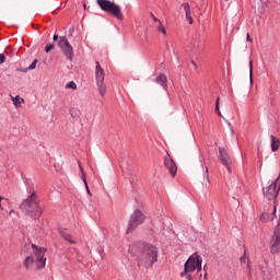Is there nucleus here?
I'll use <instances>...</instances> for the list:
<instances>
[{"instance_id":"obj_1","label":"nucleus","mask_w":280,"mask_h":280,"mask_svg":"<svg viewBox=\"0 0 280 280\" xmlns=\"http://www.w3.org/2000/svg\"><path fill=\"white\" fill-rule=\"evenodd\" d=\"M129 253L133 257H138V261L143 268H152L159 260V248L152 244L132 243L129 246Z\"/></svg>"},{"instance_id":"obj_2","label":"nucleus","mask_w":280,"mask_h":280,"mask_svg":"<svg viewBox=\"0 0 280 280\" xmlns=\"http://www.w3.org/2000/svg\"><path fill=\"white\" fill-rule=\"evenodd\" d=\"M26 191L30 196L20 205V209L36 220L43 214V209H40V206L38 205V194L34 188V184H28Z\"/></svg>"},{"instance_id":"obj_3","label":"nucleus","mask_w":280,"mask_h":280,"mask_svg":"<svg viewBox=\"0 0 280 280\" xmlns=\"http://www.w3.org/2000/svg\"><path fill=\"white\" fill-rule=\"evenodd\" d=\"M200 272L202 270V257L198 254H192L188 257L184 265V271L180 272V277H185L187 280H194L191 272Z\"/></svg>"},{"instance_id":"obj_4","label":"nucleus","mask_w":280,"mask_h":280,"mask_svg":"<svg viewBox=\"0 0 280 280\" xmlns=\"http://www.w3.org/2000/svg\"><path fill=\"white\" fill-rule=\"evenodd\" d=\"M96 3L103 12L112 14V16H115L118 21H124V13H121V8L118 7L117 3L110 0H96Z\"/></svg>"},{"instance_id":"obj_5","label":"nucleus","mask_w":280,"mask_h":280,"mask_svg":"<svg viewBox=\"0 0 280 280\" xmlns=\"http://www.w3.org/2000/svg\"><path fill=\"white\" fill-rule=\"evenodd\" d=\"M95 78H96V86L98 89L100 95L104 97L106 95V83H104V69H102V66L100 65V61L95 62Z\"/></svg>"},{"instance_id":"obj_6","label":"nucleus","mask_w":280,"mask_h":280,"mask_svg":"<svg viewBox=\"0 0 280 280\" xmlns=\"http://www.w3.org/2000/svg\"><path fill=\"white\" fill-rule=\"evenodd\" d=\"M143 222H145V214H143L141 210H136L130 217L127 234L132 233L135 229L143 224Z\"/></svg>"},{"instance_id":"obj_7","label":"nucleus","mask_w":280,"mask_h":280,"mask_svg":"<svg viewBox=\"0 0 280 280\" xmlns=\"http://www.w3.org/2000/svg\"><path fill=\"white\" fill-rule=\"evenodd\" d=\"M280 191L279 177L275 179L269 186L262 188L264 197L267 200H277Z\"/></svg>"},{"instance_id":"obj_8","label":"nucleus","mask_w":280,"mask_h":280,"mask_svg":"<svg viewBox=\"0 0 280 280\" xmlns=\"http://www.w3.org/2000/svg\"><path fill=\"white\" fill-rule=\"evenodd\" d=\"M270 253L271 255H279L280 253V217L270 238Z\"/></svg>"},{"instance_id":"obj_9","label":"nucleus","mask_w":280,"mask_h":280,"mask_svg":"<svg viewBox=\"0 0 280 280\" xmlns=\"http://www.w3.org/2000/svg\"><path fill=\"white\" fill-rule=\"evenodd\" d=\"M34 255L36 257V266L39 270H43L45 268L46 259H45V248L38 247L35 244L32 245Z\"/></svg>"},{"instance_id":"obj_10","label":"nucleus","mask_w":280,"mask_h":280,"mask_svg":"<svg viewBox=\"0 0 280 280\" xmlns=\"http://www.w3.org/2000/svg\"><path fill=\"white\" fill-rule=\"evenodd\" d=\"M58 46L65 54V56L68 58V60H73V46L69 44L67 37H59Z\"/></svg>"},{"instance_id":"obj_11","label":"nucleus","mask_w":280,"mask_h":280,"mask_svg":"<svg viewBox=\"0 0 280 280\" xmlns=\"http://www.w3.org/2000/svg\"><path fill=\"white\" fill-rule=\"evenodd\" d=\"M219 156L222 165H224L229 172V174H232V165L233 162L231 161V156L229 155V151L224 148H219Z\"/></svg>"},{"instance_id":"obj_12","label":"nucleus","mask_w":280,"mask_h":280,"mask_svg":"<svg viewBox=\"0 0 280 280\" xmlns=\"http://www.w3.org/2000/svg\"><path fill=\"white\" fill-rule=\"evenodd\" d=\"M277 218V201H273V208L269 212H262L260 222H272Z\"/></svg>"},{"instance_id":"obj_13","label":"nucleus","mask_w":280,"mask_h":280,"mask_svg":"<svg viewBox=\"0 0 280 280\" xmlns=\"http://www.w3.org/2000/svg\"><path fill=\"white\" fill-rule=\"evenodd\" d=\"M164 165L173 177L176 176V172H178V167L176 166V163H174V160H172V156L168 155V153L164 159Z\"/></svg>"},{"instance_id":"obj_14","label":"nucleus","mask_w":280,"mask_h":280,"mask_svg":"<svg viewBox=\"0 0 280 280\" xmlns=\"http://www.w3.org/2000/svg\"><path fill=\"white\" fill-rule=\"evenodd\" d=\"M184 8V12L186 14V21H188L189 25H194V19L191 18V7L188 2L182 4Z\"/></svg>"},{"instance_id":"obj_15","label":"nucleus","mask_w":280,"mask_h":280,"mask_svg":"<svg viewBox=\"0 0 280 280\" xmlns=\"http://www.w3.org/2000/svg\"><path fill=\"white\" fill-rule=\"evenodd\" d=\"M155 82L160 84L164 91H167V77L165 74H159L155 79Z\"/></svg>"},{"instance_id":"obj_16","label":"nucleus","mask_w":280,"mask_h":280,"mask_svg":"<svg viewBox=\"0 0 280 280\" xmlns=\"http://www.w3.org/2000/svg\"><path fill=\"white\" fill-rule=\"evenodd\" d=\"M270 139H271V152L279 151V148H280V140H279V138H277V136H275V135H271Z\"/></svg>"},{"instance_id":"obj_17","label":"nucleus","mask_w":280,"mask_h":280,"mask_svg":"<svg viewBox=\"0 0 280 280\" xmlns=\"http://www.w3.org/2000/svg\"><path fill=\"white\" fill-rule=\"evenodd\" d=\"M59 233L66 242H69V244H75V238H73L67 230H60Z\"/></svg>"},{"instance_id":"obj_18","label":"nucleus","mask_w":280,"mask_h":280,"mask_svg":"<svg viewBox=\"0 0 280 280\" xmlns=\"http://www.w3.org/2000/svg\"><path fill=\"white\" fill-rule=\"evenodd\" d=\"M11 100L13 102V105L15 106V108H21V104H25V100L21 96H11Z\"/></svg>"},{"instance_id":"obj_19","label":"nucleus","mask_w":280,"mask_h":280,"mask_svg":"<svg viewBox=\"0 0 280 280\" xmlns=\"http://www.w3.org/2000/svg\"><path fill=\"white\" fill-rule=\"evenodd\" d=\"M33 264H34V258H32V256H28L25 258V260H24L25 268H27V269L32 268Z\"/></svg>"},{"instance_id":"obj_20","label":"nucleus","mask_w":280,"mask_h":280,"mask_svg":"<svg viewBox=\"0 0 280 280\" xmlns=\"http://www.w3.org/2000/svg\"><path fill=\"white\" fill-rule=\"evenodd\" d=\"M36 65H38V59H35V60L27 67V69L21 70V71H23L24 73H26V71H32V70L36 69Z\"/></svg>"},{"instance_id":"obj_21","label":"nucleus","mask_w":280,"mask_h":280,"mask_svg":"<svg viewBox=\"0 0 280 280\" xmlns=\"http://www.w3.org/2000/svg\"><path fill=\"white\" fill-rule=\"evenodd\" d=\"M159 26H158V32H161L164 36H167V31L165 30V26L163 25V22H158Z\"/></svg>"},{"instance_id":"obj_22","label":"nucleus","mask_w":280,"mask_h":280,"mask_svg":"<svg viewBox=\"0 0 280 280\" xmlns=\"http://www.w3.org/2000/svg\"><path fill=\"white\" fill-rule=\"evenodd\" d=\"M241 264H248L250 259L248 258V253L244 252L243 256L240 258Z\"/></svg>"},{"instance_id":"obj_23","label":"nucleus","mask_w":280,"mask_h":280,"mask_svg":"<svg viewBox=\"0 0 280 280\" xmlns=\"http://www.w3.org/2000/svg\"><path fill=\"white\" fill-rule=\"evenodd\" d=\"M66 89H71L72 91H77L78 84H75V82H73V81H70L66 84Z\"/></svg>"},{"instance_id":"obj_24","label":"nucleus","mask_w":280,"mask_h":280,"mask_svg":"<svg viewBox=\"0 0 280 280\" xmlns=\"http://www.w3.org/2000/svg\"><path fill=\"white\" fill-rule=\"evenodd\" d=\"M54 47H56V45H54V44H47L46 47H45L46 54H49V51H51V49H54Z\"/></svg>"},{"instance_id":"obj_25","label":"nucleus","mask_w":280,"mask_h":280,"mask_svg":"<svg viewBox=\"0 0 280 280\" xmlns=\"http://www.w3.org/2000/svg\"><path fill=\"white\" fill-rule=\"evenodd\" d=\"M249 75H250V82H253V60L249 61Z\"/></svg>"},{"instance_id":"obj_26","label":"nucleus","mask_w":280,"mask_h":280,"mask_svg":"<svg viewBox=\"0 0 280 280\" xmlns=\"http://www.w3.org/2000/svg\"><path fill=\"white\" fill-rule=\"evenodd\" d=\"M217 115H219V117H222V119H224V116H222V113L220 112V105H215V108H214Z\"/></svg>"},{"instance_id":"obj_27","label":"nucleus","mask_w":280,"mask_h":280,"mask_svg":"<svg viewBox=\"0 0 280 280\" xmlns=\"http://www.w3.org/2000/svg\"><path fill=\"white\" fill-rule=\"evenodd\" d=\"M83 183L85 185L86 194L91 196V190H89V184L86 183V178H84V175H83Z\"/></svg>"},{"instance_id":"obj_28","label":"nucleus","mask_w":280,"mask_h":280,"mask_svg":"<svg viewBox=\"0 0 280 280\" xmlns=\"http://www.w3.org/2000/svg\"><path fill=\"white\" fill-rule=\"evenodd\" d=\"M205 172H206L207 183H211V180L209 179V168L207 166H205Z\"/></svg>"},{"instance_id":"obj_29","label":"nucleus","mask_w":280,"mask_h":280,"mask_svg":"<svg viewBox=\"0 0 280 280\" xmlns=\"http://www.w3.org/2000/svg\"><path fill=\"white\" fill-rule=\"evenodd\" d=\"M5 62V55L0 54V65H3Z\"/></svg>"},{"instance_id":"obj_30","label":"nucleus","mask_w":280,"mask_h":280,"mask_svg":"<svg viewBox=\"0 0 280 280\" xmlns=\"http://www.w3.org/2000/svg\"><path fill=\"white\" fill-rule=\"evenodd\" d=\"M151 16H152L154 23H161V20H159L156 16H154L153 13H151Z\"/></svg>"},{"instance_id":"obj_31","label":"nucleus","mask_w":280,"mask_h":280,"mask_svg":"<svg viewBox=\"0 0 280 280\" xmlns=\"http://www.w3.org/2000/svg\"><path fill=\"white\" fill-rule=\"evenodd\" d=\"M246 40L248 43H253V38H250V34L249 33L246 34Z\"/></svg>"},{"instance_id":"obj_32","label":"nucleus","mask_w":280,"mask_h":280,"mask_svg":"<svg viewBox=\"0 0 280 280\" xmlns=\"http://www.w3.org/2000/svg\"><path fill=\"white\" fill-rule=\"evenodd\" d=\"M247 270H248L249 277H250V275H252V272H253V269L250 268V261L247 262Z\"/></svg>"},{"instance_id":"obj_33","label":"nucleus","mask_w":280,"mask_h":280,"mask_svg":"<svg viewBox=\"0 0 280 280\" xmlns=\"http://www.w3.org/2000/svg\"><path fill=\"white\" fill-rule=\"evenodd\" d=\"M228 126L230 127V129H231V132H232V135L235 132V130H233V126L231 125V122H228Z\"/></svg>"},{"instance_id":"obj_34","label":"nucleus","mask_w":280,"mask_h":280,"mask_svg":"<svg viewBox=\"0 0 280 280\" xmlns=\"http://www.w3.org/2000/svg\"><path fill=\"white\" fill-rule=\"evenodd\" d=\"M215 106H220V97L219 96L217 97Z\"/></svg>"},{"instance_id":"obj_35","label":"nucleus","mask_w":280,"mask_h":280,"mask_svg":"<svg viewBox=\"0 0 280 280\" xmlns=\"http://www.w3.org/2000/svg\"><path fill=\"white\" fill-rule=\"evenodd\" d=\"M191 62V65L195 67V69H198V65H196V61H190Z\"/></svg>"},{"instance_id":"obj_36","label":"nucleus","mask_w":280,"mask_h":280,"mask_svg":"<svg viewBox=\"0 0 280 280\" xmlns=\"http://www.w3.org/2000/svg\"><path fill=\"white\" fill-rule=\"evenodd\" d=\"M80 171L82 174H84V168H82V165L79 164Z\"/></svg>"},{"instance_id":"obj_37","label":"nucleus","mask_w":280,"mask_h":280,"mask_svg":"<svg viewBox=\"0 0 280 280\" xmlns=\"http://www.w3.org/2000/svg\"><path fill=\"white\" fill-rule=\"evenodd\" d=\"M52 40H58V35H54Z\"/></svg>"},{"instance_id":"obj_38","label":"nucleus","mask_w":280,"mask_h":280,"mask_svg":"<svg viewBox=\"0 0 280 280\" xmlns=\"http://www.w3.org/2000/svg\"><path fill=\"white\" fill-rule=\"evenodd\" d=\"M3 200V197L0 196V209L3 210V207H1V201Z\"/></svg>"},{"instance_id":"obj_39","label":"nucleus","mask_w":280,"mask_h":280,"mask_svg":"<svg viewBox=\"0 0 280 280\" xmlns=\"http://www.w3.org/2000/svg\"><path fill=\"white\" fill-rule=\"evenodd\" d=\"M226 2H229V0H225Z\"/></svg>"}]
</instances>
